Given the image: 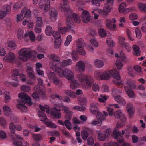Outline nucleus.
<instances>
[{"label": "nucleus", "mask_w": 146, "mask_h": 146, "mask_svg": "<svg viewBox=\"0 0 146 146\" xmlns=\"http://www.w3.org/2000/svg\"><path fill=\"white\" fill-rule=\"evenodd\" d=\"M39 107L41 110L38 111V114L39 117L40 118V120L45 122L48 127L51 128H56L57 126L56 124L51 122L48 121V119L44 112L45 110L47 113L49 114L50 112L53 117L59 119L61 117L60 109H57L56 107H54L50 111L49 106L48 105H46L43 106L42 105L40 104Z\"/></svg>", "instance_id": "obj_1"}, {"label": "nucleus", "mask_w": 146, "mask_h": 146, "mask_svg": "<svg viewBox=\"0 0 146 146\" xmlns=\"http://www.w3.org/2000/svg\"><path fill=\"white\" fill-rule=\"evenodd\" d=\"M18 96L19 98L22 100L17 105V107L23 112H25L27 110V108L25 104H26L29 106L31 105L33 103L32 99L30 96L23 92L19 93L18 94Z\"/></svg>", "instance_id": "obj_2"}, {"label": "nucleus", "mask_w": 146, "mask_h": 146, "mask_svg": "<svg viewBox=\"0 0 146 146\" xmlns=\"http://www.w3.org/2000/svg\"><path fill=\"white\" fill-rule=\"evenodd\" d=\"M62 9H64L66 12L65 16L66 18V23L67 25V27H61L58 28V31L60 33L62 34H65L68 30H69L72 27L73 25V22L70 17L72 14V11L68 7H65L64 6L61 7Z\"/></svg>", "instance_id": "obj_3"}, {"label": "nucleus", "mask_w": 146, "mask_h": 146, "mask_svg": "<svg viewBox=\"0 0 146 146\" xmlns=\"http://www.w3.org/2000/svg\"><path fill=\"white\" fill-rule=\"evenodd\" d=\"M35 54L34 51H29L27 48L21 49L18 52L19 58L23 61H27V59L30 58Z\"/></svg>", "instance_id": "obj_4"}, {"label": "nucleus", "mask_w": 146, "mask_h": 146, "mask_svg": "<svg viewBox=\"0 0 146 146\" xmlns=\"http://www.w3.org/2000/svg\"><path fill=\"white\" fill-rule=\"evenodd\" d=\"M114 115L115 118L119 119L120 121L117 123V127H123L125 124L126 118L125 115L122 113L120 110L117 111L114 113Z\"/></svg>", "instance_id": "obj_5"}, {"label": "nucleus", "mask_w": 146, "mask_h": 146, "mask_svg": "<svg viewBox=\"0 0 146 146\" xmlns=\"http://www.w3.org/2000/svg\"><path fill=\"white\" fill-rule=\"evenodd\" d=\"M79 80L82 82L85 81L86 82V85L83 87L85 89H88L91 88L92 85L93 80L91 76H86L83 74H81L78 76Z\"/></svg>", "instance_id": "obj_6"}, {"label": "nucleus", "mask_w": 146, "mask_h": 146, "mask_svg": "<svg viewBox=\"0 0 146 146\" xmlns=\"http://www.w3.org/2000/svg\"><path fill=\"white\" fill-rule=\"evenodd\" d=\"M125 131L122 130V132L120 131H118L116 128L114 129L113 132V136L115 139H117L118 141L120 143H122L123 142L124 138L123 136H121V135H123L125 133Z\"/></svg>", "instance_id": "obj_7"}, {"label": "nucleus", "mask_w": 146, "mask_h": 146, "mask_svg": "<svg viewBox=\"0 0 146 146\" xmlns=\"http://www.w3.org/2000/svg\"><path fill=\"white\" fill-rule=\"evenodd\" d=\"M78 100L80 104L81 105L80 106H75L74 107V109L76 110L79 111H83L85 110V108L82 105H85L86 102V99L83 97H80L78 98Z\"/></svg>", "instance_id": "obj_8"}, {"label": "nucleus", "mask_w": 146, "mask_h": 146, "mask_svg": "<svg viewBox=\"0 0 146 146\" xmlns=\"http://www.w3.org/2000/svg\"><path fill=\"white\" fill-rule=\"evenodd\" d=\"M136 86L134 81L129 80L125 83L124 88L125 91H133L136 88Z\"/></svg>", "instance_id": "obj_9"}, {"label": "nucleus", "mask_w": 146, "mask_h": 146, "mask_svg": "<svg viewBox=\"0 0 146 146\" xmlns=\"http://www.w3.org/2000/svg\"><path fill=\"white\" fill-rule=\"evenodd\" d=\"M13 141V144L15 146H29V144L27 142H25L24 143L21 141L22 140V138L20 135H16V137Z\"/></svg>", "instance_id": "obj_10"}, {"label": "nucleus", "mask_w": 146, "mask_h": 146, "mask_svg": "<svg viewBox=\"0 0 146 146\" xmlns=\"http://www.w3.org/2000/svg\"><path fill=\"white\" fill-rule=\"evenodd\" d=\"M82 21L84 23H88L90 20V16L88 12L84 11L81 15Z\"/></svg>", "instance_id": "obj_11"}, {"label": "nucleus", "mask_w": 146, "mask_h": 146, "mask_svg": "<svg viewBox=\"0 0 146 146\" xmlns=\"http://www.w3.org/2000/svg\"><path fill=\"white\" fill-rule=\"evenodd\" d=\"M126 6V4L125 3H122L120 4L119 7V12L121 13H127V12L131 11H133L135 9L132 8H128L125 9V8Z\"/></svg>", "instance_id": "obj_12"}, {"label": "nucleus", "mask_w": 146, "mask_h": 146, "mask_svg": "<svg viewBox=\"0 0 146 146\" xmlns=\"http://www.w3.org/2000/svg\"><path fill=\"white\" fill-rule=\"evenodd\" d=\"M15 59L14 54L12 52H10L4 57L3 60L10 63H13L15 61Z\"/></svg>", "instance_id": "obj_13"}, {"label": "nucleus", "mask_w": 146, "mask_h": 146, "mask_svg": "<svg viewBox=\"0 0 146 146\" xmlns=\"http://www.w3.org/2000/svg\"><path fill=\"white\" fill-rule=\"evenodd\" d=\"M110 129H108L106 130L105 132L104 133H98V138L100 141H104L106 137L110 136Z\"/></svg>", "instance_id": "obj_14"}, {"label": "nucleus", "mask_w": 146, "mask_h": 146, "mask_svg": "<svg viewBox=\"0 0 146 146\" xmlns=\"http://www.w3.org/2000/svg\"><path fill=\"white\" fill-rule=\"evenodd\" d=\"M31 12L29 9H28L26 8H24L21 11L22 16L21 19L24 18H30L31 16Z\"/></svg>", "instance_id": "obj_15"}, {"label": "nucleus", "mask_w": 146, "mask_h": 146, "mask_svg": "<svg viewBox=\"0 0 146 146\" xmlns=\"http://www.w3.org/2000/svg\"><path fill=\"white\" fill-rule=\"evenodd\" d=\"M61 108L62 110L66 113V118L69 120L71 119L73 112L70 110L68 107L65 106H62Z\"/></svg>", "instance_id": "obj_16"}, {"label": "nucleus", "mask_w": 146, "mask_h": 146, "mask_svg": "<svg viewBox=\"0 0 146 146\" xmlns=\"http://www.w3.org/2000/svg\"><path fill=\"white\" fill-rule=\"evenodd\" d=\"M68 80L73 79L74 77V74L72 72L70 69H65L64 71L63 76Z\"/></svg>", "instance_id": "obj_17"}, {"label": "nucleus", "mask_w": 146, "mask_h": 146, "mask_svg": "<svg viewBox=\"0 0 146 146\" xmlns=\"http://www.w3.org/2000/svg\"><path fill=\"white\" fill-rule=\"evenodd\" d=\"M76 67L80 72H82L85 69V64L83 61H79L77 63Z\"/></svg>", "instance_id": "obj_18"}, {"label": "nucleus", "mask_w": 146, "mask_h": 146, "mask_svg": "<svg viewBox=\"0 0 146 146\" xmlns=\"http://www.w3.org/2000/svg\"><path fill=\"white\" fill-rule=\"evenodd\" d=\"M111 76L117 80L120 79L121 77L119 75V72L115 69H114L110 71Z\"/></svg>", "instance_id": "obj_19"}, {"label": "nucleus", "mask_w": 146, "mask_h": 146, "mask_svg": "<svg viewBox=\"0 0 146 146\" xmlns=\"http://www.w3.org/2000/svg\"><path fill=\"white\" fill-rule=\"evenodd\" d=\"M57 11L54 8H50L49 11V15L51 19L55 20L56 17L57 16Z\"/></svg>", "instance_id": "obj_20"}, {"label": "nucleus", "mask_w": 146, "mask_h": 146, "mask_svg": "<svg viewBox=\"0 0 146 146\" xmlns=\"http://www.w3.org/2000/svg\"><path fill=\"white\" fill-rule=\"evenodd\" d=\"M98 104L96 103H93L91 104L90 110L92 113L96 114L99 112L98 108Z\"/></svg>", "instance_id": "obj_21"}, {"label": "nucleus", "mask_w": 146, "mask_h": 146, "mask_svg": "<svg viewBox=\"0 0 146 146\" xmlns=\"http://www.w3.org/2000/svg\"><path fill=\"white\" fill-rule=\"evenodd\" d=\"M115 100L119 104L123 106L126 104V102L123 98L119 95H117L114 97Z\"/></svg>", "instance_id": "obj_22"}, {"label": "nucleus", "mask_w": 146, "mask_h": 146, "mask_svg": "<svg viewBox=\"0 0 146 146\" xmlns=\"http://www.w3.org/2000/svg\"><path fill=\"white\" fill-rule=\"evenodd\" d=\"M104 114L100 112H98L96 113L97 118L99 120H104L105 119V117L108 115V114L104 111H103Z\"/></svg>", "instance_id": "obj_23"}, {"label": "nucleus", "mask_w": 146, "mask_h": 146, "mask_svg": "<svg viewBox=\"0 0 146 146\" xmlns=\"http://www.w3.org/2000/svg\"><path fill=\"white\" fill-rule=\"evenodd\" d=\"M111 9V7L109 6L108 4H105L104 9L100 12L101 14L104 15H107L110 12Z\"/></svg>", "instance_id": "obj_24"}, {"label": "nucleus", "mask_w": 146, "mask_h": 146, "mask_svg": "<svg viewBox=\"0 0 146 146\" xmlns=\"http://www.w3.org/2000/svg\"><path fill=\"white\" fill-rule=\"evenodd\" d=\"M111 76L110 71H107L104 72L100 76L102 79L107 80L110 78Z\"/></svg>", "instance_id": "obj_25"}, {"label": "nucleus", "mask_w": 146, "mask_h": 146, "mask_svg": "<svg viewBox=\"0 0 146 146\" xmlns=\"http://www.w3.org/2000/svg\"><path fill=\"white\" fill-rule=\"evenodd\" d=\"M112 23L113 22L112 21L107 20L106 21V26L111 30H114V29L115 28L116 25L115 24H113Z\"/></svg>", "instance_id": "obj_26"}, {"label": "nucleus", "mask_w": 146, "mask_h": 146, "mask_svg": "<svg viewBox=\"0 0 146 146\" xmlns=\"http://www.w3.org/2000/svg\"><path fill=\"white\" fill-rule=\"evenodd\" d=\"M133 48L134 50V54L136 56H139L140 55L141 51L139 46L137 45L133 46Z\"/></svg>", "instance_id": "obj_27"}, {"label": "nucleus", "mask_w": 146, "mask_h": 146, "mask_svg": "<svg viewBox=\"0 0 146 146\" xmlns=\"http://www.w3.org/2000/svg\"><path fill=\"white\" fill-rule=\"evenodd\" d=\"M94 64L97 67L100 68L103 66L104 65L103 62L99 59H96L94 61Z\"/></svg>", "instance_id": "obj_28"}, {"label": "nucleus", "mask_w": 146, "mask_h": 146, "mask_svg": "<svg viewBox=\"0 0 146 146\" xmlns=\"http://www.w3.org/2000/svg\"><path fill=\"white\" fill-rule=\"evenodd\" d=\"M66 94L70 97L74 98L78 95L81 94L83 92H66Z\"/></svg>", "instance_id": "obj_29"}, {"label": "nucleus", "mask_w": 146, "mask_h": 146, "mask_svg": "<svg viewBox=\"0 0 146 146\" xmlns=\"http://www.w3.org/2000/svg\"><path fill=\"white\" fill-rule=\"evenodd\" d=\"M72 15L73 18L74 19V21L77 23H80L81 21L80 17L77 14L74 13L72 14V13L71 15L70 16L72 19V18H71V17L72 16Z\"/></svg>", "instance_id": "obj_30"}, {"label": "nucleus", "mask_w": 146, "mask_h": 146, "mask_svg": "<svg viewBox=\"0 0 146 146\" xmlns=\"http://www.w3.org/2000/svg\"><path fill=\"white\" fill-rule=\"evenodd\" d=\"M77 48L83 47L85 46V44L84 41V40L81 38L78 39L77 40L76 44Z\"/></svg>", "instance_id": "obj_31"}, {"label": "nucleus", "mask_w": 146, "mask_h": 146, "mask_svg": "<svg viewBox=\"0 0 146 146\" xmlns=\"http://www.w3.org/2000/svg\"><path fill=\"white\" fill-rule=\"evenodd\" d=\"M45 32L48 36H50L53 33L52 27L50 26H47L45 29Z\"/></svg>", "instance_id": "obj_32"}, {"label": "nucleus", "mask_w": 146, "mask_h": 146, "mask_svg": "<svg viewBox=\"0 0 146 146\" xmlns=\"http://www.w3.org/2000/svg\"><path fill=\"white\" fill-rule=\"evenodd\" d=\"M98 32L100 36L102 38L104 37L107 35L106 31L103 29L100 28L98 30Z\"/></svg>", "instance_id": "obj_33"}, {"label": "nucleus", "mask_w": 146, "mask_h": 146, "mask_svg": "<svg viewBox=\"0 0 146 146\" xmlns=\"http://www.w3.org/2000/svg\"><path fill=\"white\" fill-rule=\"evenodd\" d=\"M79 83L78 81L76 80L72 81L70 84V88L74 90L78 86Z\"/></svg>", "instance_id": "obj_34"}, {"label": "nucleus", "mask_w": 146, "mask_h": 146, "mask_svg": "<svg viewBox=\"0 0 146 146\" xmlns=\"http://www.w3.org/2000/svg\"><path fill=\"white\" fill-rule=\"evenodd\" d=\"M4 112L5 114L9 115L11 112L10 108L7 105H4L3 108Z\"/></svg>", "instance_id": "obj_35"}, {"label": "nucleus", "mask_w": 146, "mask_h": 146, "mask_svg": "<svg viewBox=\"0 0 146 146\" xmlns=\"http://www.w3.org/2000/svg\"><path fill=\"white\" fill-rule=\"evenodd\" d=\"M71 62L70 59H68L63 60L61 64V65L63 67H64L71 64Z\"/></svg>", "instance_id": "obj_36"}, {"label": "nucleus", "mask_w": 146, "mask_h": 146, "mask_svg": "<svg viewBox=\"0 0 146 146\" xmlns=\"http://www.w3.org/2000/svg\"><path fill=\"white\" fill-rule=\"evenodd\" d=\"M42 18L41 17H38L36 21V26L37 27H41L42 25Z\"/></svg>", "instance_id": "obj_37"}, {"label": "nucleus", "mask_w": 146, "mask_h": 146, "mask_svg": "<svg viewBox=\"0 0 146 146\" xmlns=\"http://www.w3.org/2000/svg\"><path fill=\"white\" fill-rule=\"evenodd\" d=\"M55 71L57 72V74L59 76L62 77L63 76L64 71H63L61 68L60 67L56 68V70Z\"/></svg>", "instance_id": "obj_38"}, {"label": "nucleus", "mask_w": 146, "mask_h": 146, "mask_svg": "<svg viewBox=\"0 0 146 146\" xmlns=\"http://www.w3.org/2000/svg\"><path fill=\"white\" fill-rule=\"evenodd\" d=\"M72 58L74 61L77 60L78 58V55L75 51H73L71 54Z\"/></svg>", "instance_id": "obj_39"}, {"label": "nucleus", "mask_w": 146, "mask_h": 146, "mask_svg": "<svg viewBox=\"0 0 146 146\" xmlns=\"http://www.w3.org/2000/svg\"><path fill=\"white\" fill-rule=\"evenodd\" d=\"M15 126L13 123H10L9 125V129L11 131V132L14 134L15 131Z\"/></svg>", "instance_id": "obj_40"}, {"label": "nucleus", "mask_w": 146, "mask_h": 146, "mask_svg": "<svg viewBox=\"0 0 146 146\" xmlns=\"http://www.w3.org/2000/svg\"><path fill=\"white\" fill-rule=\"evenodd\" d=\"M62 1H63V2L64 3V4L63 5H61L60 7H59V9H60V10L63 11L66 13V12L65 11V10H64V9H62L61 8V7L62 6H64L65 8L68 7L72 11L70 8L68 6H67L68 5V3L67 1V0H62Z\"/></svg>", "instance_id": "obj_41"}, {"label": "nucleus", "mask_w": 146, "mask_h": 146, "mask_svg": "<svg viewBox=\"0 0 146 146\" xmlns=\"http://www.w3.org/2000/svg\"><path fill=\"white\" fill-rule=\"evenodd\" d=\"M64 125L68 130H71L72 129V124L68 120H66L65 121Z\"/></svg>", "instance_id": "obj_42"}, {"label": "nucleus", "mask_w": 146, "mask_h": 146, "mask_svg": "<svg viewBox=\"0 0 146 146\" xmlns=\"http://www.w3.org/2000/svg\"><path fill=\"white\" fill-rule=\"evenodd\" d=\"M139 9L141 11L146 12V5L142 3H139L138 5Z\"/></svg>", "instance_id": "obj_43"}, {"label": "nucleus", "mask_w": 146, "mask_h": 146, "mask_svg": "<svg viewBox=\"0 0 146 146\" xmlns=\"http://www.w3.org/2000/svg\"><path fill=\"white\" fill-rule=\"evenodd\" d=\"M20 89L23 91H29L31 90V88L28 86L24 85L21 87Z\"/></svg>", "instance_id": "obj_44"}, {"label": "nucleus", "mask_w": 146, "mask_h": 146, "mask_svg": "<svg viewBox=\"0 0 146 146\" xmlns=\"http://www.w3.org/2000/svg\"><path fill=\"white\" fill-rule=\"evenodd\" d=\"M61 44V39H57L54 41V46L56 49L58 48Z\"/></svg>", "instance_id": "obj_45"}, {"label": "nucleus", "mask_w": 146, "mask_h": 146, "mask_svg": "<svg viewBox=\"0 0 146 146\" xmlns=\"http://www.w3.org/2000/svg\"><path fill=\"white\" fill-rule=\"evenodd\" d=\"M50 58L53 61L57 62L60 61V59L59 58L58 56L54 54L51 55Z\"/></svg>", "instance_id": "obj_46"}, {"label": "nucleus", "mask_w": 146, "mask_h": 146, "mask_svg": "<svg viewBox=\"0 0 146 146\" xmlns=\"http://www.w3.org/2000/svg\"><path fill=\"white\" fill-rule=\"evenodd\" d=\"M83 47L77 48V52H78L80 54L84 55L86 53L84 51V50L82 48Z\"/></svg>", "instance_id": "obj_47"}, {"label": "nucleus", "mask_w": 146, "mask_h": 146, "mask_svg": "<svg viewBox=\"0 0 146 146\" xmlns=\"http://www.w3.org/2000/svg\"><path fill=\"white\" fill-rule=\"evenodd\" d=\"M23 35V32L22 29H19L17 33V36L19 39H21L22 38Z\"/></svg>", "instance_id": "obj_48"}, {"label": "nucleus", "mask_w": 146, "mask_h": 146, "mask_svg": "<svg viewBox=\"0 0 146 146\" xmlns=\"http://www.w3.org/2000/svg\"><path fill=\"white\" fill-rule=\"evenodd\" d=\"M28 35L32 41H34L35 40V36L32 31H30L28 33Z\"/></svg>", "instance_id": "obj_49"}, {"label": "nucleus", "mask_w": 146, "mask_h": 146, "mask_svg": "<svg viewBox=\"0 0 146 146\" xmlns=\"http://www.w3.org/2000/svg\"><path fill=\"white\" fill-rule=\"evenodd\" d=\"M5 97L6 99L5 102L6 103L8 102L11 99V97L9 95V92H5L4 94Z\"/></svg>", "instance_id": "obj_50"}, {"label": "nucleus", "mask_w": 146, "mask_h": 146, "mask_svg": "<svg viewBox=\"0 0 146 146\" xmlns=\"http://www.w3.org/2000/svg\"><path fill=\"white\" fill-rule=\"evenodd\" d=\"M48 76L50 80H53L56 76L55 75L54 73L51 72H50L48 73Z\"/></svg>", "instance_id": "obj_51"}, {"label": "nucleus", "mask_w": 146, "mask_h": 146, "mask_svg": "<svg viewBox=\"0 0 146 146\" xmlns=\"http://www.w3.org/2000/svg\"><path fill=\"white\" fill-rule=\"evenodd\" d=\"M44 88L43 86L39 85H36L34 87V90L35 91H42L41 88Z\"/></svg>", "instance_id": "obj_52"}, {"label": "nucleus", "mask_w": 146, "mask_h": 146, "mask_svg": "<svg viewBox=\"0 0 146 146\" xmlns=\"http://www.w3.org/2000/svg\"><path fill=\"white\" fill-rule=\"evenodd\" d=\"M32 96L36 101H38L39 100V98L36 92H35L33 93L32 94Z\"/></svg>", "instance_id": "obj_53"}, {"label": "nucleus", "mask_w": 146, "mask_h": 146, "mask_svg": "<svg viewBox=\"0 0 146 146\" xmlns=\"http://www.w3.org/2000/svg\"><path fill=\"white\" fill-rule=\"evenodd\" d=\"M89 136L88 133L86 131H82V136L84 140H86Z\"/></svg>", "instance_id": "obj_54"}, {"label": "nucleus", "mask_w": 146, "mask_h": 146, "mask_svg": "<svg viewBox=\"0 0 146 146\" xmlns=\"http://www.w3.org/2000/svg\"><path fill=\"white\" fill-rule=\"evenodd\" d=\"M127 110L130 115H131L133 114V109L131 106H127Z\"/></svg>", "instance_id": "obj_55"}, {"label": "nucleus", "mask_w": 146, "mask_h": 146, "mask_svg": "<svg viewBox=\"0 0 146 146\" xmlns=\"http://www.w3.org/2000/svg\"><path fill=\"white\" fill-rule=\"evenodd\" d=\"M8 46L12 50L15 49L16 47L15 44L11 42H8Z\"/></svg>", "instance_id": "obj_56"}, {"label": "nucleus", "mask_w": 146, "mask_h": 146, "mask_svg": "<svg viewBox=\"0 0 146 146\" xmlns=\"http://www.w3.org/2000/svg\"><path fill=\"white\" fill-rule=\"evenodd\" d=\"M119 43L122 46H124V44L126 42H125V38L122 37H119Z\"/></svg>", "instance_id": "obj_57"}, {"label": "nucleus", "mask_w": 146, "mask_h": 146, "mask_svg": "<svg viewBox=\"0 0 146 146\" xmlns=\"http://www.w3.org/2000/svg\"><path fill=\"white\" fill-rule=\"evenodd\" d=\"M94 143L93 139L92 137H89L87 139V144L90 146L92 145Z\"/></svg>", "instance_id": "obj_58"}, {"label": "nucleus", "mask_w": 146, "mask_h": 146, "mask_svg": "<svg viewBox=\"0 0 146 146\" xmlns=\"http://www.w3.org/2000/svg\"><path fill=\"white\" fill-rule=\"evenodd\" d=\"M21 6L22 4L21 3H17L14 5L13 8L14 10H15L21 8Z\"/></svg>", "instance_id": "obj_59"}, {"label": "nucleus", "mask_w": 146, "mask_h": 146, "mask_svg": "<svg viewBox=\"0 0 146 146\" xmlns=\"http://www.w3.org/2000/svg\"><path fill=\"white\" fill-rule=\"evenodd\" d=\"M71 35H68L67 36L65 43V45L66 46H67L70 42L71 41Z\"/></svg>", "instance_id": "obj_60"}, {"label": "nucleus", "mask_w": 146, "mask_h": 146, "mask_svg": "<svg viewBox=\"0 0 146 146\" xmlns=\"http://www.w3.org/2000/svg\"><path fill=\"white\" fill-rule=\"evenodd\" d=\"M7 137L6 133L3 131L0 130V138L2 139H5Z\"/></svg>", "instance_id": "obj_61"}, {"label": "nucleus", "mask_w": 146, "mask_h": 146, "mask_svg": "<svg viewBox=\"0 0 146 146\" xmlns=\"http://www.w3.org/2000/svg\"><path fill=\"white\" fill-rule=\"evenodd\" d=\"M135 32L136 37L141 38V33L140 30L136 28L135 30Z\"/></svg>", "instance_id": "obj_62"}, {"label": "nucleus", "mask_w": 146, "mask_h": 146, "mask_svg": "<svg viewBox=\"0 0 146 146\" xmlns=\"http://www.w3.org/2000/svg\"><path fill=\"white\" fill-rule=\"evenodd\" d=\"M116 64L118 69H121V67L123 66V64L121 61L117 60L116 61Z\"/></svg>", "instance_id": "obj_63"}, {"label": "nucleus", "mask_w": 146, "mask_h": 146, "mask_svg": "<svg viewBox=\"0 0 146 146\" xmlns=\"http://www.w3.org/2000/svg\"><path fill=\"white\" fill-rule=\"evenodd\" d=\"M92 88L94 91H98L99 89V87L97 84H94L92 85Z\"/></svg>", "instance_id": "obj_64"}]
</instances>
